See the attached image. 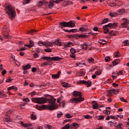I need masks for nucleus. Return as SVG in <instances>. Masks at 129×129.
<instances>
[{
  "label": "nucleus",
  "instance_id": "obj_1",
  "mask_svg": "<svg viewBox=\"0 0 129 129\" xmlns=\"http://www.w3.org/2000/svg\"><path fill=\"white\" fill-rule=\"evenodd\" d=\"M55 102H56V99L54 98H51L49 100V104L48 105H43L42 106L36 105V108H37V109H38L39 110H42L43 108H46V107H47L49 110H54V109H57V108H58V106L56 105V104H55Z\"/></svg>",
  "mask_w": 129,
  "mask_h": 129
},
{
  "label": "nucleus",
  "instance_id": "obj_2",
  "mask_svg": "<svg viewBox=\"0 0 129 129\" xmlns=\"http://www.w3.org/2000/svg\"><path fill=\"white\" fill-rule=\"evenodd\" d=\"M5 10L10 18H15L16 17V10L12 5H8L5 8Z\"/></svg>",
  "mask_w": 129,
  "mask_h": 129
},
{
  "label": "nucleus",
  "instance_id": "obj_3",
  "mask_svg": "<svg viewBox=\"0 0 129 129\" xmlns=\"http://www.w3.org/2000/svg\"><path fill=\"white\" fill-rule=\"evenodd\" d=\"M32 101L35 102V103H38V104H44L47 102V99L45 98H32Z\"/></svg>",
  "mask_w": 129,
  "mask_h": 129
},
{
  "label": "nucleus",
  "instance_id": "obj_4",
  "mask_svg": "<svg viewBox=\"0 0 129 129\" xmlns=\"http://www.w3.org/2000/svg\"><path fill=\"white\" fill-rule=\"evenodd\" d=\"M59 25L61 27H69L70 28H73L75 26V23H74V22H73L72 21H70L69 22H61L59 24Z\"/></svg>",
  "mask_w": 129,
  "mask_h": 129
},
{
  "label": "nucleus",
  "instance_id": "obj_5",
  "mask_svg": "<svg viewBox=\"0 0 129 129\" xmlns=\"http://www.w3.org/2000/svg\"><path fill=\"white\" fill-rule=\"evenodd\" d=\"M41 59H43L44 60H46V61H59V60H61V57L59 56H54V57H47L43 56L41 57Z\"/></svg>",
  "mask_w": 129,
  "mask_h": 129
},
{
  "label": "nucleus",
  "instance_id": "obj_6",
  "mask_svg": "<svg viewBox=\"0 0 129 129\" xmlns=\"http://www.w3.org/2000/svg\"><path fill=\"white\" fill-rule=\"evenodd\" d=\"M84 100V98H72L70 99L71 103H77V102H81Z\"/></svg>",
  "mask_w": 129,
  "mask_h": 129
},
{
  "label": "nucleus",
  "instance_id": "obj_7",
  "mask_svg": "<svg viewBox=\"0 0 129 129\" xmlns=\"http://www.w3.org/2000/svg\"><path fill=\"white\" fill-rule=\"evenodd\" d=\"M123 22L121 23L120 28H126L128 25L129 21L126 18H122Z\"/></svg>",
  "mask_w": 129,
  "mask_h": 129
},
{
  "label": "nucleus",
  "instance_id": "obj_8",
  "mask_svg": "<svg viewBox=\"0 0 129 129\" xmlns=\"http://www.w3.org/2000/svg\"><path fill=\"white\" fill-rule=\"evenodd\" d=\"M77 84H85V85H87V87H90V86H91V81H86L84 80H82L79 82H78Z\"/></svg>",
  "mask_w": 129,
  "mask_h": 129
},
{
  "label": "nucleus",
  "instance_id": "obj_9",
  "mask_svg": "<svg viewBox=\"0 0 129 129\" xmlns=\"http://www.w3.org/2000/svg\"><path fill=\"white\" fill-rule=\"evenodd\" d=\"M110 7H114V6H117V7H121L122 6V3L121 2L117 0L115 2V3H111L110 5Z\"/></svg>",
  "mask_w": 129,
  "mask_h": 129
},
{
  "label": "nucleus",
  "instance_id": "obj_10",
  "mask_svg": "<svg viewBox=\"0 0 129 129\" xmlns=\"http://www.w3.org/2000/svg\"><path fill=\"white\" fill-rule=\"evenodd\" d=\"M73 95L75 97L79 96V98H83V97H82V95H81V92L77 91H74L73 92Z\"/></svg>",
  "mask_w": 129,
  "mask_h": 129
},
{
  "label": "nucleus",
  "instance_id": "obj_11",
  "mask_svg": "<svg viewBox=\"0 0 129 129\" xmlns=\"http://www.w3.org/2000/svg\"><path fill=\"white\" fill-rule=\"evenodd\" d=\"M54 45V42H50L49 41L44 42L43 43V46H45V47H52Z\"/></svg>",
  "mask_w": 129,
  "mask_h": 129
},
{
  "label": "nucleus",
  "instance_id": "obj_12",
  "mask_svg": "<svg viewBox=\"0 0 129 129\" xmlns=\"http://www.w3.org/2000/svg\"><path fill=\"white\" fill-rule=\"evenodd\" d=\"M60 75H61V71H59L55 75H52V78L53 79H56V78H59Z\"/></svg>",
  "mask_w": 129,
  "mask_h": 129
},
{
  "label": "nucleus",
  "instance_id": "obj_13",
  "mask_svg": "<svg viewBox=\"0 0 129 129\" xmlns=\"http://www.w3.org/2000/svg\"><path fill=\"white\" fill-rule=\"evenodd\" d=\"M92 103L93 104V108H94V109H97V108H98V104H97V102L93 101L92 102Z\"/></svg>",
  "mask_w": 129,
  "mask_h": 129
},
{
  "label": "nucleus",
  "instance_id": "obj_14",
  "mask_svg": "<svg viewBox=\"0 0 129 129\" xmlns=\"http://www.w3.org/2000/svg\"><path fill=\"white\" fill-rule=\"evenodd\" d=\"M21 125H23L24 127H28V126H32V123H24L23 121L21 122Z\"/></svg>",
  "mask_w": 129,
  "mask_h": 129
},
{
  "label": "nucleus",
  "instance_id": "obj_15",
  "mask_svg": "<svg viewBox=\"0 0 129 129\" xmlns=\"http://www.w3.org/2000/svg\"><path fill=\"white\" fill-rule=\"evenodd\" d=\"M73 43L71 42H66L64 43V47H71L72 46H73Z\"/></svg>",
  "mask_w": 129,
  "mask_h": 129
},
{
  "label": "nucleus",
  "instance_id": "obj_16",
  "mask_svg": "<svg viewBox=\"0 0 129 129\" xmlns=\"http://www.w3.org/2000/svg\"><path fill=\"white\" fill-rule=\"evenodd\" d=\"M85 74V72L83 70H81L77 73V75L79 76H82V75H84Z\"/></svg>",
  "mask_w": 129,
  "mask_h": 129
},
{
  "label": "nucleus",
  "instance_id": "obj_17",
  "mask_svg": "<svg viewBox=\"0 0 129 129\" xmlns=\"http://www.w3.org/2000/svg\"><path fill=\"white\" fill-rule=\"evenodd\" d=\"M77 37L78 38H81L82 39H85L86 38H88V35H84V34H81V35H77Z\"/></svg>",
  "mask_w": 129,
  "mask_h": 129
},
{
  "label": "nucleus",
  "instance_id": "obj_18",
  "mask_svg": "<svg viewBox=\"0 0 129 129\" xmlns=\"http://www.w3.org/2000/svg\"><path fill=\"white\" fill-rule=\"evenodd\" d=\"M118 14H119L120 15H122L123 14H125V9H123V8H122L121 9H119L118 11Z\"/></svg>",
  "mask_w": 129,
  "mask_h": 129
},
{
  "label": "nucleus",
  "instance_id": "obj_19",
  "mask_svg": "<svg viewBox=\"0 0 129 129\" xmlns=\"http://www.w3.org/2000/svg\"><path fill=\"white\" fill-rule=\"evenodd\" d=\"M31 68V64H28L26 66H23V70H28V69H30Z\"/></svg>",
  "mask_w": 129,
  "mask_h": 129
},
{
  "label": "nucleus",
  "instance_id": "obj_20",
  "mask_svg": "<svg viewBox=\"0 0 129 129\" xmlns=\"http://www.w3.org/2000/svg\"><path fill=\"white\" fill-rule=\"evenodd\" d=\"M103 28L104 34H107V32L109 31L108 28L106 27V25H104Z\"/></svg>",
  "mask_w": 129,
  "mask_h": 129
},
{
  "label": "nucleus",
  "instance_id": "obj_21",
  "mask_svg": "<svg viewBox=\"0 0 129 129\" xmlns=\"http://www.w3.org/2000/svg\"><path fill=\"white\" fill-rule=\"evenodd\" d=\"M87 61L90 64L94 63V59L92 57H89L87 59Z\"/></svg>",
  "mask_w": 129,
  "mask_h": 129
},
{
  "label": "nucleus",
  "instance_id": "obj_22",
  "mask_svg": "<svg viewBox=\"0 0 129 129\" xmlns=\"http://www.w3.org/2000/svg\"><path fill=\"white\" fill-rule=\"evenodd\" d=\"M96 118L98 120H100L101 119H104V116L103 115H97L96 116Z\"/></svg>",
  "mask_w": 129,
  "mask_h": 129
},
{
  "label": "nucleus",
  "instance_id": "obj_23",
  "mask_svg": "<svg viewBox=\"0 0 129 129\" xmlns=\"http://www.w3.org/2000/svg\"><path fill=\"white\" fill-rule=\"evenodd\" d=\"M69 5H73V2L71 1L66 2V4L64 7H67V6H69Z\"/></svg>",
  "mask_w": 129,
  "mask_h": 129
},
{
  "label": "nucleus",
  "instance_id": "obj_24",
  "mask_svg": "<svg viewBox=\"0 0 129 129\" xmlns=\"http://www.w3.org/2000/svg\"><path fill=\"white\" fill-rule=\"evenodd\" d=\"M54 1H50L49 3L48 4V7L49 8V9H51V8H53V7H54Z\"/></svg>",
  "mask_w": 129,
  "mask_h": 129
},
{
  "label": "nucleus",
  "instance_id": "obj_25",
  "mask_svg": "<svg viewBox=\"0 0 129 129\" xmlns=\"http://www.w3.org/2000/svg\"><path fill=\"white\" fill-rule=\"evenodd\" d=\"M108 93L109 94H115V90L112 89V90H108Z\"/></svg>",
  "mask_w": 129,
  "mask_h": 129
},
{
  "label": "nucleus",
  "instance_id": "obj_26",
  "mask_svg": "<svg viewBox=\"0 0 129 129\" xmlns=\"http://www.w3.org/2000/svg\"><path fill=\"white\" fill-rule=\"evenodd\" d=\"M125 74V72L124 71H120L118 73L117 72V75H124Z\"/></svg>",
  "mask_w": 129,
  "mask_h": 129
},
{
  "label": "nucleus",
  "instance_id": "obj_27",
  "mask_svg": "<svg viewBox=\"0 0 129 129\" xmlns=\"http://www.w3.org/2000/svg\"><path fill=\"white\" fill-rule=\"evenodd\" d=\"M81 46L82 49H84V50H86L87 49V45L86 44V43H84L83 44H81Z\"/></svg>",
  "mask_w": 129,
  "mask_h": 129
},
{
  "label": "nucleus",
  "instance_id": "obj_28",
  "mask_svg": "<svg viewBox=\"0 0 129 129\" xmlns=\"http://www.w3.org/2000/svg\"><path fill=\"white\" fill-rule=\"evenodd\" d=\"M119 62V59H116L114 61L112 62V64L113 66H116Z\"/></svg>",
  "mask_w": 129,
  "mask_h": 129
},
{
  "label": "nucleus",
  "instance_id": "obj_29",
  "mask_svg": "<svg viewBox=\"0 0 129 129\" xmlns=\"http://www.w3.org/2000/svg\"><path fill=\"white\" fill-rule=\"evenodd\" d=\"M62 85L63 87H66V88L70 87V85L68 83H63Z\"/></svg>",
  "mask_w": 129,
  "mask_h": 129
},
{
  "label": "nucleus",
  "instance_id": "obj_30",
  "mask_svg": "<svg viewBox=\"0 0 129 129\" xmlns=\"http://www.w3.org/2000/svg\"><path fill=\"white\" fill-rule=\"evenodd\" d=\"M53 43L55 45H57V46H62V43H61V42L59 41V40H56Z\"/></svg>",
  "mask_w": 129,
  "mask_h": 129
},
{
  "label": "nucleus",
  "instance_id": "obj_31",
  "mask_svg": "<svg viewBox=\"0 0 129 129\" xmlns=\"http://www.w3.org/2000/svg\"><path fill=\"white\" fill-rule=\"evenodd\" d=\"M72 126H73V128L76 129L79 126V125L77 123H73L72 124Z\"/></svg>",
  "mask_w": 129,
  "mask_h": 129
},
{
  "label": "nucleus",
  "instance_id": "obj_32",
  "mask_svg": "<svg viewBox=\"0 0 129 129\" xmlns=\"http://www.w3.org/2000/svg\"><path fill=\"white\" fill-rule=\"evenodd\" d=\"M127 42H128V40L127 39L123 41V44H124V46H129V43Z\"/></svg>",
  "mask_w": 129,
  "mask_h": 129
},
{
  "label": "nucleus",
  "instance_id": "obj_33",
  "mask_svg": "<svg viewBox=\"0 0 129 129\" xmlns=\"http://www.w3.org/2000/svg\"><path fill=\"white\" fill-rule=\"evenodd\" d=\"M114 57H115V58H118L119 57H120V53H119V52L117 51L115 52Z\"/></svg>",
  "mask_w": 129,
  "mask_h": 129
},
{
  "label": "nucleus",
  "instance_id": "obj_34",
  "mask_svg": "<svg viewBox=\"0 0 129 129\" xmlns=\"http://www.w3.org/2000/svg\"><path fill=\"white\" fill-rule=\"evenodd\" d=\"M102 73V71L101 70H98L97 72H95V75H100Z\"/></svg>",
  "mask_w": 129,
  "mask_h": 129
},
{
  "label": "nucleus",
  "instance_id": "obj_35",
  "mask_svg": "<svg viewBox=\"0 0 129 129\" xmlns=\"http://www.w3.org/2000/svg\"><path fill=\"white\" fill-rule=\"evenodd\" d=\"M99 43L102 44V45H105V44H106V41L104 39H100L99 40Z\"/></svg>",
  "mask_w": 129,
  "mask_h": 129
},
{
  "label": "nucleus",
  "instance_id": "obj_36",
  "mask_svg": "<svg viewBox=\"0 0 129 129\" xmlns=\"http://www.w3.org/2000/svg\"><path fill=\"white\" fill-rule=\"evenodd\" d=\"M62 129H69L70 128V124H67L63 127L61 128Z\"/></svg>",
  "mask_w": 129,
  "mask_h": 129
},
{
  "label": "nucleus",
  "instance_id": "obj_37",
  "mask_svg": "<svg viewBox=\"0 0 129 129\" xmlns=\"http://www.w3.org/2000/svg\"><path fill=\"white\" fill-rule=\"evenodd\" d=\"M31 118L33 120H36V119H37V116H36V115H34V114H32Z\"/></svg>",
  "mask_w": 129,
  "mask_h": 129
},
{
  "label": "nucleus",
  "instance_id": "obj_38",
  "mask_svg": "<svg viewBox=\"0 0 129 129\" xmlns=\"http://www.w3.org/2000/svg\"><path fill=\"white\" fill-rule=\"evenodd\" d=\"M108 22V18H106L104 19L102 23H101V25H103L104 24H106V23H107Z\"/></svg>",
  "mask_w": 129,
  "mask_h": 129
},
{
  "label": "nucleus",
  "instance_id": "obj_39",
  "mask_svg": "<svg viewBox=\"0 0 129 129\" xmlns=\"http://www.w3.org/2000/svg\"><path fill=\"white\" fill-rule=\"evenodd\" d=\"M36 32H37V30L32 29L28 32V34H30L31 35H34V33H36Z\"/></svg>",
  "mask_w": 129,
  "mask_h": 129
},
{
  "label": "nucleus",
  "instance_id": "obj_40",
  "mask_svg": "<svg viewBox=\"0 0 129 129\" xmlns=\"http://www.w3.org/2000/svg\"><path fill=\"white\" fill-rule=\"evenodd\" d=\"M73 117V115H72V114L70 113H68L66 114V117H67V118H71Z\"/></svg>",
  "mask_w": 129,
  "mask_h": 129
},
{
  "label": "nucleus",
  "instance_id": "obj_41",
  "mask_svg": "<svg viewBox=\"0 0 129 129\" xmlns=\"http://www.w3.org/2000/svg\"><path fill=\"white\" fill-rule=\"evenodd\" d=\"M32 0H24L22 3L24 5H27V4H29L30 2Z\"/></svg>",
  "mask_w": 129,
  "mask_h": 129
},
{
  "label": "nucleus",
  "instance_id": "obj_42",
  "mask_svg": "<svg viewBox=\"0 0 129 129\" xmlns=\"http://www.w3.org/2000/svg\"><path fill=\"white\" fill-rule=\"evenodd\" d=\"M103 113H104V114H106V115L110 114V111L108 110H104L103 111Z\"/></svg>",
  "mask_w": 129,
  "mask_h": 129
},
{
  "label": "nucleus",
  "instance_id": "obj_43",
  "mask_svg": "<svg viewBox=\"0 0 129 129\" xmlns=\"http://www.w3.org/2000/svg\"><path fill=\"white\" fill-rule=\"evenodd\" d=\"M62 115H63V112H59V113H57V117L59 118L61 117V116H62Z\"/></svg>",
  "mask_w": 129,
  "mask_h": 129
},
{
  "label": "nucleus",
  "instance_id": "obj_44",
  "mask_svg": "<svg viewBox=\"0 0 129 129\" xmlns=\"http://www.w3.org/2000/svg\"><path fill=\"white\" fill-rule=\"evenodd\" d=\"M122 125V123H119L117 125V128L118 129H122V127H121Z\"/></svg>",
  "mask_w": 129,
  "mask_h": 129
},
{
  "label": "nucleus",
  "instance_id": "obj_45",
  "mask_svg": "<svg viewBox=\"0 0 129 129\" xmlns=\"http://www.w3.org/2000/svg\"><path fill=\"white\" fill-rule=\"evenodd\" d=\"M5 121H6V122H8L9 121H11V118H10V116H7V117L5 118Z\"/></svg>",
  "mask_w": 129,
  "mask_h": 129
},
{
  "label": "nucleus",
  "instance_id": "obj_46",
  "mask_svg": "<svg viewBox=\"0 0 129 129\" xmlns=\"http://www.w3.org/2000/svg\"><path fill=\"white\" fill-rule=\"evenodd\" d=\"M45 52H47V53H51L52 52V49L50 48L45 49H44Z\"/></svg>",
  "mask_w": 129,
  "mask_h": 129
},
{
  "label": "nucleus",
  "instance_id": "obj_47",
  "mask_svg": "<svg viewBox=\"0 0 129 129\" xmlns=\"http://www.w3.org/2000/svg\"><path fill=\"white\" fill-rule=\"evenodd\" d=\"M78 32L77 29H71L70 30V33H77Z\"/></svg>",
  "mask_w": 129,
  "mask_h": 129
},
{
  "label": "nucleus",
  "instance_id": "obj_48",
  "mask_svg": "<svg viewBox=\"0 0 129 129\" xmlns=\"http://www.w3.org/2000/svg\"><path fill=\"white\" fill-rule=\"evenodd\" d=\"M71 53H76V50H75V48H72L70 50Z\"/></svg>",
  "mask_w": 129,
  "mask_h": 129
},
{
  "label": "nucleus",
  "instance_id": "obj_49",
  "mask_svg": "<svg viewBox=\"0 0 129 129\" xmlns=\"http://www.w3.org/2000/svg\"><path fill=\"white\" fill-rule=\"evenodd\" d=\"M105 60L106 62H109V61H110V57L109 56H106Z\"/></svg>",
  "mask_w": 129,
  "mask_h": 129
},
{
  "label": "nucleus",
  "instance_id": "obj_50",
  "mask_svg": "<svg viewBox=\"0 0 129 129\" xmlns=\"http://www.w3.org/2000/svg\"><path fill=\"white\" fill-rule=\"evenodd\" d=\"M79 31H80V32H85L86 29L84 28V27H81L79 28Z\"/></svg>",
  "mask_w": 129,
  "mask_h": 129
},
{
  "label": "nucleus",
  "instance_id": "obj_51",
  "mask_svg": "<svg viewBox=\"0 0 129 129\" xmlns=\"http://www.w3.org/2000/svg\"><path fill=\"white\" fill-rule=\"evenodd\" d=\"M64 0H56V1H53V3L54 4H59V3H61V2H63Z\"/></svg>",
  "mask_w": 129,
  "mask_h": 129
},
{
  "label": "nucleus",
  "instance_id": "obj_52",
  "mask_svg": "<svg viewBox=\"0 0 129 129\" xmlns=\"http://www.w3.org/2000/svg\"><path fill=\"white\" fill-rule=\"evenodd\" d=\"M46 65H48V62L47 61H45L41 63V66L42 67H44V66H46Z\"/></svg>",
  "mask_w": 129,
  "mask_h": 129
},
{
  "label": "nucleus",
  "instance_id": "obj_53",
  "mask_svg": "<svg viewBox=\"0 0 129 129\" xmlns=\"http://www.w3.org/2000/svg\"><path fill=\"white\" fill-rule=\"evenodd\" d=\"M110 16L111 17H115V16H116V13H110Z\"/></svg>",
  "mask_w": 129,
  "mask_h": 129
},
{
  "label": "nucleus",
  "instance_id": "obj_54",
  "mask_svg": "<svg viewBox=\"0 0 129 129\" xmlns=\"http://www.w3.org/2000/svg\"><path fill=\"white\" fill-rule=\"evenodd\" d=\"M112 28H115V27H116V26H117V25H118V23H112Z\"/></svg>",
  "mask_w": 129,
  "mask_h": 129
},
{
  "label": "nucleus",
  "instance_id": "obj_55",
  "mask_svg": "<svg viewBox=\"0 0 129 129\" xmlns=\"http://www.w3.org/2000/svg\"><path fill=\"white\" fill-rule=\"evenodd\" d=\"M121 101H123V102H127V101L124 99L123 97L120 98Z\"/></svg>",
  "mask_w": 129,
  "mask_h": 129
},
{
  "label": "nucleus",
  "instance_id": "obj_56",
  "mask_svg": "<svg viewBox=\"0 0 129 129\" xmlns=\"http://www.w3.org/2000/svg\"><path fill=\"white\" fill-rule=\"evenodd\" d=\"M45 127H46V128H48V129H51L52 128V126L49 124H46L45 125Z\"/></svg>",
  "mask_w": 129,
  "mask_h": 129
},
{
  "label": "nucleus",
  "instance_id": "obj_57",
  "mask_svg": "<svg viewBox=\"0 0 129 129\" xmlns=\"http://www.w3.org/2000/svg\"><path fill=\"white\" fill-rule=\"evenodd\" d=\"M29 42H30V46H31V47H33V46H34V41H33L32 40H30Z\"/></svg>",
  "mask_w": 129,
  "mask_h": 129
},
{
  "label": "nucleus",
  "instance_id": "obj_58",
  "mask_svg": "<svg viewBox=\"0 0 129 129\" xmlns=\"http://www.w3.org/2000/svg\"><path fill=\"white\" fill-rule=\"evenodd\" d=\"M6 81L7 83H10L11 81H13V80L11 78H9L8 79H7Z\"/></svg>",
  "mask_w": 129,
  "mask_h": 129
},
{
  "label": "nucleus",
  "instance_id": "obj_59",
  "mask_svg": "<svg viewBox=\"0 0 129 129\" xmlns=\"http://www.w3.org/2000/svg\"><path fill=\"white\" fill-rule=\"evenodd\" d=\"M105 26H106V27H109L110 28H112V23H109L108 25H106Z\"/></svg>",
  "mask_w": 129,
  "mask_h": 129
},
{
  "label": "nucleus",
  "instance_id": "obj_60",
  "mask_svg": "<svg viewBox=\"0 0 129 129\" xmlns=\"http://www.w3.org/2000/svg\"><path fill=\"white\" fill-rule=\"evenodd\" d=\"M32 97H33V96H35V95H36V92L35 91H34V92H32L31 93H30Z\"/></svg>",
  "mask_w": 129,
  "mask_h": 129
},
{
  "label": "nucleus",
  "instance_id": "obj_61",
  "mask_svg": "<svg viewBox=\"0 0 129 129\" xmlns=\"http://www.w3.org/2000/svg\"><path fill=\"white\" fill-rule=\"evenodd\" d=\"M70 57H71V58H75V57H76V55H75V53H71L70 54Z\"/></svg>",
  "mask_w": 129,
  "mask_h": 129
},
{
  "label": "nucleus",
  "instance_id": "obj_62",
  "mask_svg": "<svg viewBox=\"0 0 129 129\" xmlns=\"http://www.w3.org/2000/svg\"><path fill=\"white\" fill-rule=\"evenodd\" d=\"M84 117H85V118H86V119H89V118H91V116L89 115H86L85 116H84Z\"/></svg>",
  "mask_w": 129,
  "mask_h": 129
},
{
  "label": "nucleus",
  "instance_id": "obj_63",
  "mask_svg": "<svg viewBox=\"0 0 129 129\" xmlns=\"http://www.w3.org/2000/svg\"><path fill=\"white\" fill-rule=\"evenodd\" d=\"M22 100H23L24 101H26L27 102H29V101H30V99L29 98H23Z\"/></svg>",
  "mask_w": 129,
  "mask_h": 129
},
{
  "label": "nucleus",
  "instance_id": "obj_64",
  "mask_svg": "<svg viewBox=\"0 0 129 129\" xmlns=\"http://www.w3.org/2000/svg\"><path fill=\"white\" fill-rule=\"evenodd\" d=\"M62 97H61L60 98H59L57 100V102H58V103H60V101H61L62 99Z\"/></svg>",
  "mask_w": 129,
  "mask_h": 129
}]
</instances>
